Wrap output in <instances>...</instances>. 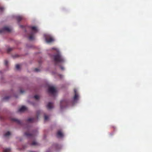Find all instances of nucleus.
<instances>
[{
    "label": "nucleus",
    "instance_id": "obj_1",
    "mask_svg": "<svg viewBox=\"0 0 152 152\" xmlns=\"http://www.w3.org/2000/svg\"><path fill=\"white\" fill-rule=\"evenodd\" d=\"M50 50L52 53L53 54V55L50 54V56L53 59L56 64L58 63H63L66 61V59L61 55L58 48H53Z\"/></svg>",
    "mask_w": 152,
    "mask_h": 152
},
{
    "label": "nucleus",
    "instance_id": "obj_2",
    "mask_svg": "<svg viewBox=\"0 0 152 152\" xmlns=\"http://www.w3.org/2000/svg\"><path fill=\"white\" fill-rule=\"evenodd\" d=\"M74 95L70 101L65 99L62 100L60 101V107L61 109H63L69 104L74 105L78 102L80 98L79 94L76 89H74Z\"/></svg>",
    "mask_w": 152,
    "mask_h": 152
},
{
    "label": "nucleus",
    "instance_id": "obj_3",
    "mask_svg": "<svg viewBox=\"0 0 152 152\" xmlns=\"http://www.w3.org/2000/svg\"><path fill=\"white\" fill-rule=\"evenodd\" d=\"M37 133V131H33L31 134L26 132L25 133V134L27 137L31 138L32 140H34ZM30 144L31 145L34 146H37L39 145V143L34 140H33L32 142Z\"/></svg>",
    "mask_w": 152,
    "mask_h": 152
},
{
    "label": "nucleus",
    "instance_id": "obj_4",
    "mask_svg": "<svg viewBox=\"0 0 152 152\" xmlns=\"http://www.w3.org/2000/svg\"><path fill=\"white\" fill-rule=\"evenodd\" d=\"M31 32L28 37V39L30 40H33L35 38L34 34L38 31L39 29L37 27L35 26H31Z\"/></svg>",
    "mask_w": 152,
    "mask_h": 152
},
{
    "label": "nucleus",
    "instance_id": "obj_5",
    "mask_svg": "<svg viewBox=\"0 0 152 152\" xmlns=\"http://www.w3.org/2000/svg\"><path fill=\"white\" fill-rule=\"evenodd\" d=\"M44 36L46 42L47 43H51L55 40L53 37L50 34H45Z\"/></svg>",
    "mask_w": 152,
    "mask_h": 152
},
{
    "label": "nucleus",
    "instance_id": "obj_6",
    "mask_svg": "<svg viewBox=\"0 0 152 152\" xmlns=\"http://www.w3.org/2000/svg\"><path fill=\"white\" fill-rule=\"evenodd\" d=\"M48 92L52 96H55L57 94V91L55 87L53 86H50L49 87Z\"/></svg>",
    "mask_w": 152,
    "mask_h": 152
},
{
    "label": "nucleus",
    "instance_id": "obj_7",
    "mask_svg": "<svg viewBox=\"0 0 152 152\" xmlns=\"http://www.w3.org/2000/svg\"><path fill=\"white\" fill-rule=\"evenodd\" d=\"M11 31V28L8 26H5L0 29V34H3L6 32H9Z\"/></svg>",
    "mask_w": 152,
    "mask_h": 152
},
{
    "label": "nucleus",
    "instance_id": "obj_8",
    "mask_svg": "<svg viewBox=\"0 0 152 152\" xmlns=\"http://www.w3.org/2000/svg\"><path fill=\"white\" fill-rule=\"evenodd\" d=\"M57 136L58 137L61 138L63 137L64 135L61 130H59L57 133Z\"/></svg>",
    "mask_w": 152,
    "mask_h": 152
},
{
    "label": "nucleus",
    "instance_id": "obj_9",
    "mask_svg": "<svg viewBox=\"0 0 152 152\" xmlns=\"http://www.w3.org/2000/svg\"><path fill=\"white\" fill-rule=\"evenodd\" d=\"M27 110V108L25 106H22L18 109V111L19 112H23L26 111Z\"/></svg>",
    "mask_w": 152,
    "mask_h": 152
},
{
    "label": "nucleus",
    "instance_id": "obj_10",
    "mask_svg": "<svg viewBox=\"0 0 152 152\" xmlns=\"http://www.w3.org/2000/svg\"><path fill=\"white\" fill-rule=\"evenodd\" d=\"M36 121V120L34 118H29L26 121L27 124H29L34 122Z\"/></svg>",
    "mask_w": 152,
    "mask_h": 152
},
{
    "label": "nucleus",
    "instance_id": "obj_11",
    "mask_svg": "<svg viewBox=\"0 0 152 152\" xmlns=\"http://www.w3.org/2000/svg\"><path fill=\"white\" fill-rule=\"evenodd\" d=\"M54 106L53 103L49 102L47 105V107L48 109L50 110L53 108Z\"/></svg>",
    "mask_w": 152,
    "mask_h": 152
},
{
    "label": "nucleus",
    "instance_id": "obj_12",
    "mask_svg": "<svg viewBox=\"0 0 152 152\" xmlns=\"http://www.w3.org/2000/svg\"><path fill=\"white\" fill-rule=\"evenodd\" d=\"M11 135V133L9 132H7L4 133V136L6 138H8Z\"/></svg>",
    "mask_w": 152,
    "mask_h": 152
},
{
    "label": "nucleus",
    "instance_id": "obj_13",
    "mask_svg": "<svg viewBox=\"0 0 152 152\" xmlns=\"http://www.w3.org/2000/svg\"><path fill=\"white\" fill-rule=\"evenodd\" d=\"M12 120L15 122H16L18 124H21V121H20L19 120H18V119H17V118H12Z\"/></svg>",
    "mask_w": 152,
    "mask_h": 152
},
{
    "label": "nucleus",
    "instance_id": "obj_14",
    "mask_svg": "<svg viewBox=\"0 0 152 152\" xmlns=\"http://www.w3.org/2000/svg\"><path fill=\"white\" fill-rule=\"evenodd\" d=\"M16 18L17 20L19 21L21 20L23 18L22 16L20 15L17 16Z\"/></svg>",
    "mask_w": 152,
    "mask_h": 152
},
{
    "label": "nucleus",
    "instance_id": "obj_15",
    "mask_svg": "<svg viewBox=\"0 0 152 152\" xmlns=\"http://www.w3.org/2000/svg\"><path fill=\"white\" fill-rule=\"evenodd\" d=\"M11 151V149L10 148H6L4 150V152H10Z\"/></svg>",
    "mask_w": 152,
    "mask_h": 152
},
{
    "label": "nucleus",
    "instance_id": "obj_16",
    "mask_svg": "<svg viewBox=\"0 0 152 152\" xmlns=\"http://www.w3.org/2000/svg\"><path fill=\"white\" fill-rule=\"evenodd\" d=\"M42 113H43V112L42 111L40 110L38 111L37 112V116H38L39 114H41Z\"/></svg>",
    "mask_w": 152,
    "mask_h": 152
},
{
    "label": "nucleus",
    "instance_id": "obj_17",
    "mask_svg": "<svg viewBox=\"0 0 152 152\" xmlns=\"http://www.w3.org/2000/svg\"><path fill=\"white\" fill-rule=\"evenodd\" d=\"M34 97L37 100L39 98V96L38 95H35L34 96Z\"/></svg>",
    "mask_w": 152,
    "mask_h": 152
},
{
    "label": "nucleus",
    "instance_id": "obj_18",
    "mask_svg": "<svg viewBox=\"0 0 152 152\" xmlns=\"http://www.w3.org/2000/svg\"><path fill=\"white\" fill-rule=\"evenodd\" d=\"M44 115L45 120V121L48 120L49 118L48 117V116L46 115L45 114H44Z\"/></svg>",
    "mask_w": 152,
    "mask_h": 152
},
{
    "label": "nucleus",
    "instance_id": "obj_19",
    "mask_svg": "<svg viewBox=\"0 0 152 152\" xmlns=\"http://www.w3.org/2000/svg\"><path fill=\"white\" fill-rule=\"evenodd\" d=\"M4 8L3 7H0V12H2L4 10Z\"/></svg>",
    "mask_w": 152,
    "mask_h": 152
},
{
    "label": "nucleus",
    "instance_id": "obj_20",
    "mask_svg": "<svg viewBox=\"0 0 152 152\" xmlns=\"http://www.w3.org/2000/svg\"><path fill=\"white\" fill-rule=\"evenodd\" d=\"M10 97L9 96H7L4 97L3 98V100H7Z\"/></svg>",
    "mask_w": 152,
    "mask_h": 152
},
{
    "label": "nucleus",
    "instance_id": "obj_21",
    "mask_svg": "<svg viewBox=\"0 0 152 152\" xmlns=\"http://www.w3.org/2000/svg\"><path fill=\"white\" fill-rule=\"evenodd\" d=\"M16 68L17 69H20V66L18 64H17L16 66Z\"/></svg>",
    "mask_w": 152,
    "mask_h": 152
},
{
    "label": "nucleus",
    "instance_id": "obj_22",
    "mask_svg": "<svg viewBox=\"0 0 152 152\" xmlns=\"http://www.w3.org/2000/svg\"><path fill=\"white\" fill-rule=\"evenodd\" d=\"M40 69L38 68H36L35 69L34 71L35 72H37L40 71Z\"/></svg>",
    "mask_w": 152,
    "mask_h": 152
},
{
    "label": "nucleus",
    "instance_id": "obj_23",
    "mask_svg": "<svg viewBox=\"0 0 152 152\" xmlns=\"http://www.w3.org/2000/svg\"><path fill=\"white\" fill-rule=\"evenodd\" d=\"M55 146H56V148L57 149L58 148H60V147H61L60 145H58V144L56 145Z\"/></svg>",
    "mask_w": 152,
    "mask_h": 152
},
{
    "label": "nucleus",
    "instance_id": "obj_24",
    "mask_svg": "<svg viewBox=\"0 0 152 152\" xmlns=\"http://www.w3.org/2000/svg\"><path fill=\"white\" fill-rule=\"evenodd\" d=\"M58 76H59V77L61 78H62L63 77V75H61L59 74L58 75Z\"/></svg>",
    "mask_w": 152,
    "mask_h": 152
},
{
    "label": "nucleus",
    "instance_id": "obj_25",
    "mask_svg": "<svg viewBox=\"0 0 152 152\" xmlns=\"http://www.w3.org/2000/svg\"><path fill=\"white\" fill-rule=\"evenodd\" d=\"M8 64V61H7V60L5 61H4V64L6 65H7Z\"/></svg>",
    "mask_w": 152,
    "mask_h": 152
},
{
    "label": "nucleus",
    "instance_id": "obj_26",
    "mask_svg": "<svg viewBox=\"0 0 152 152\" xmlns=\"http://www.w3.org/2000/svg\"><path fill=\"white\" fill-rule=\"evenodd\" d=\"M60 68L62 70H64V68L62 66H60Z\"/></svg>",
    "mask_w": 152,
    "mask_h": 152
},
{
    "label": "nucleus",
    "instance_id": "obj_27",
    "mask_svg": "<svg viewBox=\"0 0 152 152\" xmlns=\"http://www.w3.org/2000/svg\"><path fill=\"white\" fill-rule=\"evenodd\" d=\"M20 92L22 94L24 93V91L21 89L20 90Z\"/></svg>",
    "mask_w": 152,
    "mask_h": 152
},
{
    "label": "nucleus",
    "instance_id": "obj_28",
    "mask_svg": "<svg viewBox=\"0 0 152 152\" xmlns=\"http://www.w3.org/2000/svg\"><path fill=\"white\" fill-rule=\"evenodd\" d=\"M12 50V48H9L8 49V50L9 51H10Z\"/></svg>",
    "mask_w": 152,
    "mask_h": 152
},
{
    "label": "nucleus",
    "instance_id": "obj_29",
    "mask_svg": "<svg viewBox=\"0 0 152 152\" xmlns=\"http://www.w3.org/2000/svg\"><path fill=\"white\" fill-rule=\"evenodd\" d=\"M27 126V127H26V128H27V129L29 131V129H28V126Z\"/></svg>",
    "mask_w": 152,
    "mask_h": 152
},
{
    "label": "nucleus",
    "instance_id": "obj_30",
    "mask_svg": "<svg viewBox=\"0 0 152 152\" xmlns=\"http://www.w3.org/2000/svg\"><path fill=\"white\" fill-rule=\"evenodd\" d=\"M20 27L21 28H23V26L22 25H20Z\"/></svg>",
    "mask_w": 152,
    "mask_h": 152
}]
</instances>
